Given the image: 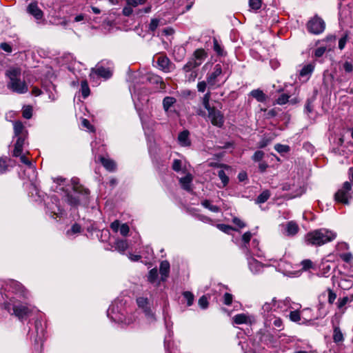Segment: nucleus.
I'll list each match as a JSON object with an SVG mask.
<instances>
[{
	"label": "nucleus",
	"instance_id": "f257e3e1",
	"mask_svg": "<svg viewBox=\"0 0 353 353\" xmlns=\"http://www.w3.org/2000/svg\"><path fill=\"white\" fill-rule=\"evenodd\" d=\"M336 237V233L326 228H319L307 232L305 236L306 245L319 247L332 241Z\"/></svg>",
	"mask_w": 353,
	"mask_h": 353
},
{
	"label": "nucleus",
	"instance_id": "f03ea898",
	"mask_svg": "<svg viewBox=\"0 0 353 353\" xmlns=\"http://www.w3.org/2000/svg\"><path fill=\"white\" fill-rule=\"evenodd\" d=\"M21 74V71L19 68H12L6 72V76L9 79L8 88L17 94H24L28 90L26 81L20 79Z\"/></svg>",
	"mask_w": 353,
	"mask_h": 353
},
{
	"label": "nucleus",
	"instance_id": "7ed1b4c3",
	"mask_svg": "<svg viewBox=\"0 0 353 353\" xmlns=\"http://www.w3.org/2000/svg\"><path fill=\"white\" fill-rule=\"evenodd\" d=\"M325 27L326 23L324 19L318 14H315L306 23L307 31L314 35L322 34L325 31Z\"/></svg>",
	"mask_w": 353,
	"mask_h": 353
},
{
	"label": "nucleus",
	"instance_id": "20e7f679",
	"mask_svg": "<svg viewBox=\"0 0 353 353\" xmlns=\"http://www.w3.org/2000/svg\"><path fill=\"white\" fill-rule=\"evenodd\" d=\"M334 198L336 203L345 205L349 204V199L352 198L351 183L349 181L344 182L343 187L334 194Z\"/></svg>",
	"mask_w": 353,
	"mask_h": 353
},
{
	"label": "nucleus",
	"instance_id": "39448f33",
	"mask_svg": "<svg viewBox=\"0 0 353 353\" xmlns=\"http://www.w3.org/2000/svg\"><path fill=\"white\" fill-rule=\"evenodd\" d=\"M208 117L212 125L221 128L225 122L224 114L216 107L208 112Z\"/></svg>",
	"mask_w": 353,
	"mask_h": 353
},
{
	"label": "nucleus",
	"instance_id": "423d86ee",
	"mask_svg": "<svg viewBox=\"0 0 353 353\" xmlns=\"http://www.w3.org/2000/svg\"><path fill=\"white\" fill-rule=\"evenodd\" d=\"M13 312L11 314L17 316L19 320L23 321L31 315L32 311L27 305L19 303L14 304L12 307Z\"/></svg>",
	"mask_w": 353,
	"mask_h": 353
},
{
	"label": "nucleus",
	"instance_id": "0eeeda50",
	"mask_svg": "<svg viewBox=\"0 0 353 353\" xmlns=\"http://www.w3.org/2000/svg\"><path fill=\"white\" fill-rule=\"evenodd\" d=\"M72 190L79 194L83 205H88L90 203V191L79 183H73Z\"/></svg>",
	"mask_w": 353,
	"mask_h": 353
},
{
	"label": "nucleus",
	"instance_id": "6e6552de",
	"mask_svg": "<svg viewBox=\"0 0 353 353\" xmlns=\"http://www.w3.org/2000/svg\"><path fill=\"white\" fill-rule=\"evenodd\" d=\"M222 73V66L220 63H217L214 65L213 72L210 74H207V82L210 86H214L215 85L216 78L220 76Z\"/></svg>",
	"mask_w": 353,
	"mask_h": 353
},
{
	"label": "nucleus",
	"instance_id": "1a4fd4ad",
	"mask_svg": "<svg viewBox=\"0 0 353 353\" xmlns=\"http://www.w3.org/2000/svg\"><path fill=\"white\" fill-rule=\"evenodd\" d=\"M258 335L260 342L266 345L274 344L276 341L274 336L269 331L260 330Z\"/></svg>",
	"mask_w": 353,
	"mask_h": 353
},
{
	"label": "nucleus",
	"instance_id": "9d476101",
	"mask_svg": "<svg viewBox=\"0 0 353 353\" xmlns=\"http://www.w3.org/2000/svg\"><path fill=\"white\" fill-rule=\"evenodd\" d=\"M146 81L152 85H159V88L164 90L165 88V83L163 78L157 74L153 73H148L146 76Z\"/></svg>",
	"mask_w": 353,
	"mask_h": 353
},
{
	"label": "nucleus",
	"instance_id": "9b49d317",
	"mask_svg": "<svg viewBox=\"0 0 353 353\" xmlns=\"http://www.w3.org/2000/svg\"><path fill=\"white\" fill-rule=\"evenodd\" d=\"M99 161L107 171L110 172L116 171L117 163L114 160L100 156L99 157Z\"/></svg>",
	"mask_w": 353,
	"mask_h": 353
},
{
	"label": "nucleus",
	"instance_id": "f8f14e48",
	"mask_svg": "<svg viewBox=\"0 0 353 353\" xmlns=\"http://www.w3.org/2000/svg\"><path fill=\"white\" fill-rule=\"evenodd\" d=\"M28 12L34 16L36 19L40 20L43 17V11L38 7V5L36 2H32L30 3L28 6Z\"/></svg>",
	"mask_w": 353,
	"mask_h": 353
},
{
	"label": "nucleus",
	"instance_id": "ddd939ff",
	"mask_svg": "<svg viewBox=\"0 0 353 353\" xmlns=\"http://www.w3.org/2000/svg\"><path fill=\"white\" fill-rule=\"evenodd\" d=\"M208 53L203 48H198L193 52L191 57L200 66L203 61L207 58Z\"/></svg>",
	"mask_w": 353,
	"mask_h": 353
},
{
	"label": "nucleus",
	"instance_id": "4468645a",
	"mask_svg": "<svg viewBox=\"0 0 353 353\" xmlns=\"http://www.w3.org/2000/svg\"><path fill=\"white\" fill-rule=\"evenodd\" d=\"M190 132L188 130H184L179 134L178 141L179 144L183 147L191 145V141L189 139Z\"/></svg>",
	"mask_w": 353,
	"mask_h": 353
},
{
	"label": "nucleus",
	"instance_id": "2eb2a0df",
	"mask_svg": "<svg viewBox=\"0 0 353 353\" xmlns=\"http://www.w3.org/2000/svg\"><path fill=\"white\" fill-rule=\"evenodd\" d=\"M92 72H94L97 76L103 77L105 79H110L112 75L111 70L109 68H104L103 66L98 67L96 69L92 68Z\"/></svg>",
	"mask_w": 353,
	"mask_h": 353
},
{
	"label": "nucleus",
	"instance_id": "dca6fc26",
	"mask_svg": "<svg viewBox=\"0 0 353 353\" xmlns=\"http://www.w3.org/2000/svg\"><path fill=\"white\" fill-rule=\"evenodd\" d=\"M157 64L164 72H170V66L172 63L167 56H160L157 59Z\"/></svg>",
	"mask_w": 353,
	"mask_h": 353
},
{
	"label": "nucleus",
	"instance_id": "f3484780",
	"mask_svg": "<svg viewBox=\"0 0 353 353\" xmlns=\"http://www.w3.org/2000/svg\"><path fill=\"white\" fill-rule=\"evenodd\" d=\"M170 270V263L165 260L161 262L159 267V272L161 276V280L165 281L169 276Z\"/></svg>",
	"mask_w": 353,
	"mask_h": 353
},
{
	"label": "nucleus",
	"instance_id": "a211bd4d",
	"mask_svg": "<svg viewBox=\"0 0 353 353\" xmlns=\"http://www.w3.org/2000/svg\"><path fill=\"white\" fill-rule=\"evenodd\" d=\"M299 231L298 224L293 221H289L286 224L285 232L286 235L288 236H293L296 235Z\"/></svg>",
	"mask_w": 353,
	"mask_h": 353
},
{
	"label": "nucleus",
	"instance_id": "6ab92c4d",
	"mask_svg": "<svg viewBox=\"0 0 353 353\" xmlns=\"http://www.w3.org/2000/svg\"><path fill=\"white\" fill-rule=\"evenodd\" d=\"M250 95L260 103L265 102L268 98L267 95L263 92V91L259 88L252 90L250 92Z\"/></svg>",
	"mask_w": 353,
	"mask_h": 353
},
{
	"label": "nucleus",
	"instance_id": "aec40b11",
	"mask_svg": "<svg viewBox=\"0 0 353 353\" xmlns=\"http://www.w3.org/2000/svg\"><path fill=\"white\" fill-rule=\"evenodd\" d=\"M192 181V176L190 174H188L183 177H181L179 180L181 187L183 190L190 192L192 190L191 183Z\"/></svg>",
	"mask_w": 353,
	"mask_h": 353
},
{
	"label": "nucleus",
	"instance_id": "412c9836",
	"mask_svg": "<svg viewBox=\"0 0 353 353\" xmlns=\"http://www.w3.org/2000/svg\"><path fill=\"white\" fill-rule=\"evenodd\" d=\"M68 203L72 207H77L82 204L81 198L79 196H74L70 192L66 193Z\"/></svg>",
	"mask_w": 353,
	"mask_h": 353
},
{
	"label": "nucleus",
	"instance_id": "4be33fe9",
	"mask_svg": "<svg viewBox=\"0 0 353 353\" xmlns=\"http://www.w3.org/2000/svg\"><path fill=\"white\" fill-rule=\"evenodd\" d=\"M114 248L117 251L123 253L128 248V243L127 240L119 239L115 241Z\"/></svg>",
	"mask_w": 353,
	"mask_h": 353
},
{
	"label": "nucleus",
	"instance_id": "5701e85b",
	"mask_svg": "<svg viewBox=\"0 0 353 353\" xmlns=\"http://www.w3.org/2000/svg\"><path fill=\"white\" fill-rule=\"evenodd\" d=\"M314 70V65L312 63H308L305 65L299 72L300 77H306L311 75Z\"/></svg>",
	"mask_w": 353,
	"mask_h": 353
},
{
	"label": "nucleus",
	"instance_id": "b1692460",
	"mask_svg": "<svg viewBox=\"0 0 353 353\" xmlns=\"http://www.w3.org/2000/svg\"><path fill=\"white\" fill-rule=\"evenodd\" d=\"M80 92L83 99H86L90 94V89L88 85V81L86 79L81 81V89Z\"/></svg>",
	"mask_w": 353,
	"mask_h": 353
},
{
	"label": "nucleus",
	"instance_id": "393cba45",
	"mask_svg": "<svg viewBox=\"0 0 353 353\" xmlns=\"http://www.w3.org/2000/svg\"><path fill=\"white\" fill-rule=\"evenodd\" d=\"M271 193L268 190H263L256 199V203L261 204L266 202L270 197Z\"/></svg>",
	"mask_w": 353,
	"mask_h": 353
},
{
	"label": "nucleus",
	"instance_id": "a878e982",
	"mask_svg": "<svg viewBox=\"0 0 353 353\" xmlns=\"http://www.w3.org/2000/svg\"><path fill=\"white\" fill-rule=\"evenodd\" d=\"M176 100L174 97H165L163 99V107L164 110L168 112L170 107L172 106L176 103Z\"/></svg>",
	"mask_w": 353,
	"mask_h": 353
},
{
	"label": "nucleus",
	"instance_id": "bb28decb",
	"mask_svg": "<svg viewBox=\"0 0 353 353\" xmlns=\"http://www.w3.org/2000/svg\"><path fill=\"white\" fill-rule=\"evenodd\" d=\"M248 316L243 313L237 314L233 317V323L237 325L247 323Z\"/></svg>",
	"mask_w": 353,
	"mask_h": 353
},
{
	"label": "nucleus",
	"instance_id": "cd10ccee",
	"mask_svg": "<svg viewBox=\"0 0 353 353\" xmlns=\"http://www.w3.org/2000/svg\"><path fill=\"white\" fill-rule=\"evenodd\" d=\"M199 67L198 63L194 61L192 58L189 59V61L185 63L183 67V70L185 72H189L192 71L194 69L197 68Z\"/></svg>",
	"mask_w": 353,
	"mask_h": 353
},
{
	"label": "nucleus",
	"instance_id": "c85d7f7f",
	"mask_svg": "<svg viewBox=\"0 0 353 353\" xmlns=\"http://www.w3.org/2000/svg\"><path fill=\"white\" fill-rule=\"evenodd\" d=\"M213 50L219 57L224 56L226 54L216 37L213 38Z\"/></svg>",
	"mask_w": 353,
	"mask_h": 353
},
{
	"label": "nucleus",
	"instance_id": "c756f323",
	"mask_svg": "<svg viewBox=\"0 0 353 353\" xmlns=\"http://www.w3.org/2000/svg\"><path fill=\"white\" fill-rule=\"evenodd\" d=\"M216 228L227 234H230L232 231H238L235 228L224 223H218Z\"/></svg>",
	"mask_w": 353,
	"mask_h": 353
},
{
	"label": "nucleus",
	"instance_id": "7c9ffc66",
	"mask_svg": "<svg viewBox=\"0 0 353 353\" xmlns=\"http://www.w3.org/2000/svg\"><path fill=\"white\" fill-rule=\"evenodd\" d=\"M353 301V295L349 298L347 296L339 298L336 302V306L339 310H342L344 306Z\"/></svg>",
	"mask_w": 353,
	"mask_h": 353
},
{
	"label": "nucleus",
	"instance_id": "2f4dec72",
	"mask_svg": "<svg viewBox=\"0 0 353 353\" xmlns=\"http://www.w3.org/2000/svg\"><path fill=\"white\" fill-rule=\"evenodd\" d=\"M343 335L339 327H335L334 328V333H333V341L334 343H338L340 342H342L343 341Z\"/></svg>",
	"mask_w": 353,
	"mask_h": 353
},
{
	"label": "nucleus",
	"instance_id": "473e14b6",
	"mask_svg": "<svg viewBox=\"0 0 353 353\" xmlns=\"http://www.w3.org/2000/svg\"><path fill=\"white\" fill-rule=\"evenodd\" d=\"M33 108L30 105H24L22 109V116L24 119H30L32 117Z\"/></svg>",
	"mask_w": 353,
	"mask_h": 353
},
{
	"label": "nucleus",
	"instance_id": "72a5a7b5",
	"mask_svg": "<svg viewBox=\"0 0 353 353\" xmlns=\"http://www.w3.org/2000/svg\"><path fill=\"white\" fill-rule=\"evenodd\" d=\"M24 130V125L20 121H17L14 123V133L15 137H19L22 134Z\"/></svg>",
	"mask_w": 353,
	"mask_h": 353
},
{
	"label": "nucleus",
	"instance_id": "f704fd0d",
	"mask_svg": "<svg viewBox=\"0 0 353 353\" xmlns=\"http://www.w3.org/2000/svg\"><path fill=\"white\" fill-rule=\"evenodd\" d=\"M14 286L15 290L20 294L21 296L26 298L28 294V290L26 289V288L19 282H14Z\"/></svg>",
	"mask_w": 353,
	"mask_h": 353
},
{
	"label": "nucleus",
	"instance_id": "c9c22d12",
	"mask_svg": "<svg viewBox=\"0 0 353 353\" xmlns=\"http://www.w3.org/2000/svg\"><path fill=\"white\" fill-rule=\"evenodd\" d=\"M332 266L327 263H323L320 267L321 274L325 277L329 276Z\"/></svg>",
	"mask_w": 353,
	"mask_h": 353
},
{
	"label": "nucleus",
	"instance_id": "e433bc0d",
	"mask_svg": "<svg viewBox=\"0 0 353 353\" xmlns=\"http://www.w3.org/2000/svg\"><path fill=\"white\" fill-rule=\"evenodd\" d=\"M274 150L279 154L288 153L290 151V147L288 145L276 143L274 145Z\"/></svg>",
	"mask_w": 353,
	"mask_h": 353
},
{
	"label": "nucleus",
	"instance_id": "4c0bfd02",
	"mask_svg": "<svg viewBox=\"0 0 353 353\" xmlns=\"http://www.w3.org/2000/svg\"><path fill=\"white\" fill-rule=\"evenodd\" d=\"M301 265L302 266V271H307L310 269H314V265L313 262L310 259H304L301 262Z\"/></svg>",
	"mask_w": 353,
	"mask_h": 353
},
{
	"label": "nucleus",
	"instance_id": "58836bf2",
	"mask_svg": "<svg viewBox=\"0 0 353 353\" xmlns=\"http://www.w3.org/2000/svg\"><path fill=\"white\" fill-rule=\"evenodd\" d=\"M182 295L187 301V305L191 306L193 304L194 300V295L193 293L190 291H185L182 293Z\"/></svg>",
	"mask_w": 353,
	"mask_h": 353
},
{
	"label": "nucleus",
	"instance_id": "ea45409f",
	"mask_svg": "<svg viewBox=\"0 0 353 353\" xmlns=\"http://www.w3.org/2000/svg\"><path fill=\"white\" fill-rule=\"evenodd\" d=\"M7 157H0V174H3L8 170V164L7 163Z\"/></svg>",
	"mask_w": 353,
	"mask_h": 353
},
{
	"label": "nucleus",
	"instance_id": "a19ab883",
	"mask_svg": "<svg viewBox=\"0 0 353 353\" xmlns=\"http://www.w3.org/2000/svg\"><path fill=\"white\" fill-rule=\"evenodd\" d=\"M290 95L286 93H282L276 99V103L280 105L286 104L289 101Z\"/></svg>",
	"mask_w": 353,
	"mask_h": 353
},
{
	"label": "nucleus",
	"instance_id": "79ce46f5",
	"mask_svg": "<svg viewBox=\"0 0 353 353\" xmlns=\"http://www.w3.org/2000/svg\"><path fill=\"white\" fill-rule=\"evenodd\" d=\"M136 301L138 307L142 310L150 305L149 300L148 298L141 296L138 297Z\"/></svg>",
	"mask_w": 353,
	"mask_h": 353
},
{
	"label": "nucleus",
	"instance_id": "37998d69",
	"mask_svg": "<svg viewBox=\"0 0 353 353\" xmlns=\"http://www.w3.org/2000/svg\"><path fill=\"white\" fill-rule=\"evenodd\" d=\"M158 278V271L157 268H152L149 271L148 276V281L153 283H154Z\"/></svg>",
	"mask_w": 353,
	"mask_h": 353
},
{
	"label": "nucleus",
	"instance_id": "c03bdc74",
	"mask_svg": "<svg viewBox=\"0 0 353 353\" xmlns=\"http://www.w3.org/2000/svg\"><path fill=\"white\" fill-rule=\"evenodd\" d=\"M198 304L201 309H203V310L207 309L209 306V301H208V299L207 296L206 295L201 296L198 301Z\"/></svg>",
	"mask_w": 353,
	"mask_h": 353
},
{
	"label": "nucleus",
	"instance_id": "a18cd8bd",
	"mask_svg": "<svg viewBox=\"0 0 353 353\" xmlns=\"http://www.w3.org/2000/svg\"><path fill=\"white\" fill-rule=\"evenodd\" d=\"M272 141V138L269 137H264L258 143L257 147L260 149L265 148L268 146Z\"/></svg>",
	"mask_w": 353,
	"mask_h": 353
},
{
	"label": "nucleus",
	"instance_id": "49530a36",
	"mask_svg": "<svg viewBox=\"0 0 353 353\" xmlns=\"http://www.w3.org/2000/svg\"><path fill=\"white\" fill-rule=\"evenodd\" d=\"M262 0H249V6L254 10H258L261 8Z\"/></svg>",
	"mask_w": 353,
	"mask_h": 353
},
{
	"label": "nucleus",
	"instance_id": "de8ad7c7",
	"mask_svg": "<svg viewBox=\"0 0 353 353\" xmlns=\"http://www.w3.org/2000/svg\"><path fill=\"white\" fill-rule=\"evenodd\" d=\"M218 176L223 183V186L225 187L229 183V177L226 175L223 170L218 171Z\"/></svg>",
	"mask_w": 353,
	"mask_h": 353
},
{
	"label": "nucleus",
	"instance_id": "09e8293b",
	"mask_svg": "<svg viewBox=\"0 0 353 353\" xmlns=\"http://www.w3.org/2000/svg\"><path fill=\"white\" fill-rule=\"evenodd\" d=\"M265 156V153L262 150H256L252 157V161L254 162H260Z\"/></svg>",
	"mask_w": 353,
	"mask_h": 353
},
{
	"label": "nucleus",
	"instance_id": "8fccbe9b",
	"mask_svg": "<svg viewBox=\"0 0 353 353\" xmlns=\"http://www.w3.org/2000/svg\"><path fill=\"white\" fill-rule=\"evenodd\" d=\"M160 19L157 18H153L151 19L150 23L149 24V31L154 32L159 25Z\"/></svg>",
	"mask_w": 353,
	"mask_h": 353
},
{
	"label": "nucleus",
	"instance_id": "3c124183",
	"mask_svg": "<svg viewBox=\"0 0 353 353\" xmlns=\"http://www.w3.org/2000/svg\"><path fill=\"white\" fill-rule=\"evenodd\" d=\"M290 321L298 322L301 320V314L299 310L291 311L289 314Z\"/></svg>",
	"mask_w": 353,
	"mask_h": 353
},
{
	"label": "nucleus",
	"instance_id": "603ef678",
	"mask_svg": "<svg viewBox=\"0 0 353 353\" xmlns=\"http://www.w3.org/2000/svg\"><path fill=\"white\" fill-rule=\"evenodd\" d=\"M223 303L224 305L230 306L232 303L233 295L229 292H225L223 296Z\"/></svg>",
	"mask_w": 353,
	"mask_h": 353
},
{
	"label": "nucleus",
	"instance_id": "864d4df0",
	"mask_svg": "<svg viewBox=\"0 0 353 353\" xmlns=\"http://www.w3.org/2000/svg\"><path fill=\"white\" fill-rule=\"evenodd\" d=\"M326 291L327 292L328 294L327 301L330 304L332 305L334 303V301L336 299V294L333 290H332L330 288H328Z\"/></svg>",
	"mask_w": 353,
	"mask_h": 353
},
{
	"label": "nucleus",
	"instance_id": "5fc2aeb1",
	"mask_svg": "<svg viewBox=\"0 0 353 353\" xmlns=\"http://www.w3.org/2000/svg\"><path fill=\"white\" fill-rule=\"evenodd\" d=\"M314 102V99L308 98L306 100L305 105V110L307 113H311L313 111V105L312 103Z\"/></svg>",
	"mask_w": 353,
	"mask_h": 353
},
{
	"label": "nucleus",
	"instance_id": "6e6d98bb",
	"mask_svg": "<svg viewBox=\"0 0 353 353\" xmlns=\"http://www.w3.org/2000/svg\"><path fill=\"white\" fill-rule=\"evenodd\" d=\"M348 39V33L345 32L343 36L339 41V48L343 50Z\"/></svg>",
	"mask_w": 353,
	"mask_h": 353
},
{
	"label": "nucleus",
	"instance_id": "4d7b16f0",
	"mask_svg": "<svg viewBox=\"0 0 353 353\" xmlns=\"http://www.w3.org/2000/svg\"><path fill=\"white\" fill-rule=\"evenodd\" d=\"M252 238V234L250 232H245L242 236V241L245 247L250 244Z\"/></svg>",
	"mask_w": 353,
	"mask_h": 353
},
{
	"label": "nucleus",
	"instance_id": "13d9d810",
	"mask_svg": "<svg viewBox=\"0 0 353 353\" xmlns=\"http://www.w3.org/2000/svg\"><path fill=\"white\" fill-rule=\"evenodd\" d=\"M182 162L180 159H174L172 163V168L175 172L181 170Z\"/></svg>",
	"mask_w": 353,
	"mask_h": 353
},
{
	"label": "nucleus",
	"instance_id": "bf43d9fd",
	"mask_svg": "<svg viewBox=\"0 0 353 353\" xmlns=\"http://www.w3.org/2000/svg\"><path fill=\"white\" fill-rule=\"evenodd\" d=\"M325 51H326V47L321 46V47L317 48L314 51V56L316 58H320L324 54Z\"/></svg>",
	"mask_w": 353,
	"mask_h": 353
},
{
	"label": "nucleus",
	"instance_id": "052dcab7",
	"mask_svg": "<svg viewBox=\"0 0 353 353\" xmlns=\"http://www.w3.org/2000/svg\"><path fill=\"white\" fill-rule=\"evenodd\" d=\"M120 234L123 236H128L129 232H130V228L127 223H123L121 224L120 228H119Z\"/></svg>",
	"mask_w": 353,
	"mask_h": 353
},
{
	"label": "nucleus",
	"instance_id": "680f3d73",
	"mask_svg": "<svg viewBox=\"0 0 353 353\" xmlns=\"http://www.w3.org/2000/svg\"><path fill=\"white\" fill-rule=\"evenodd\" d=\"M340 257L343 261L347 263H351L353 259L352 254L350 252L343 253L340 255Z\"/></svg>",
	"mask_w": 353,
	"mask_h": 353
},
{
	"label": "nucleus",
	"instance_id": "e2e57ef3",
	"mask_svg": "<svg viewBox=\"0 0 353 353\" xmlns=\"http://www.w3.org/2000/svg\"><path fill=\"white\" fill-rule=\"evenodd\" d=\"M232 221L235 225H236L239 228H243L246 226L245 223L236 216L233 217Z\"/></svg>",
	"mask_w": 353,
	"mask_h": 353
},
{
	"label": "nucleus",
	"instance_id": "0e129e2a",
	"mask_svg": "<svg viewBox=\"0 0 353 353\" xmlns=\"http://www.w3.org/2000/svg\"><path fill=\"white\" fill-rule=\"evenodd\" d=\"M81 232V225L77 223H75L72 225L70 230L68 231V232H71L72 234H78V233H80Z\"/></svg>",
	"mask_w": 353,
	"mask_h": 353
},
{
	"label": "nucleus",
	"instance_id": "69168bd1",
	"mask_svg": "<svg viewBox=\"0 0 353 353\" xmlns=\"http://www.w3.org/2000/svg\"><path fill=\"white\" fill-rule=\"evenodd\" d=\"M0 49L8 53H11L12 52V46L6 42H3L0 43Z\"/></svg>",
	"mask_w": 353,
	"mask_h": 353
},
{
	"label": "nucleus",
	"instance_id": "338daca9",
	"mask_svg": "<svg viewBox=\"0 0 353 353\" xmlns=\"http://www.w3.org/2000/svg\"><path fill=\"white\" fill-rule=\"evenodd\" d=\"M23 152V148L22 146L18 145L14 143V148L12 152V156L15 157H19L21 154H22Z\"/></svg>",
	"mask_w": 353,
	"mask_h": 353
},
{
	"label": "nucleus",
	"instance_id": "774afa93",
	"mask_svg": "<svg viewBox=\"0 0 353 353\" xmlns=\"http://www.w3.org/2000/svg\"><path fill=\"white\" fill-rule=\"evenodd\" d=\"M343 70L345 71V72L347 73H350L353 71V65L352 64L346 61L343 64Z\"/></svg>",
	"mask_w": 353,
	"mask_h": 353
}]
</instances>
